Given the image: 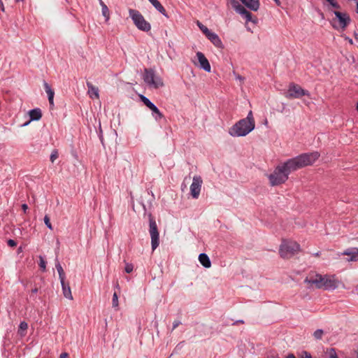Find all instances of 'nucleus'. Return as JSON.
<instances>
[{
  "instance_id": "obj_1",
  "label": "nucleus",
  "mask_w": 358,
  "mask_h": 358,
  "mask_svg": "<svg viewBox=\"0 0 358 358\" xmlns=\"http://www.w3.org/2000/svg\"><path fill=\"white\" fill-rule=\"evenodd\" d=\"M320 156V155L318 152L303 153L287 159L282 164L289 175L293 171L312 165Z\"/></svg>"
},
{
  "instance_id": "obj_2",
  "label": "nucleus",
  "mask_w": 358,
  "mask_h": 358,
  "mask_svg": "<svg viewBox=\"0 0 358 358\" xmlns=\"http://www.w3.org/2000/svg\"><path fill=\"white\" fill-rule=\"evenodd\" d=\"M255 127V124L240 120L230 128L229 134L233 137L245 136L254 130Z\"/></svg>"
},
{
  "instance_id": "obj_3",
  "label": "nucleus",
  "mask_w": 358,
  "mask_h": 358,
  "mask_svg": "<svg viewBox=\"0 0 358 358\" xmlns=\"http://www.w3.org/2000/svg\"><path fill=\"white\" fill-rule=\"evenodd\" d=\"M289 178V174L282 164L277 166L273 172L268 176L271 186H278L285 183Z\"/></svg>"
},
{
  "instance_id": "obj_4",
  "label": "nucleus",
  "mask_w": 358,
  "mask_h": 358,
  "mask_svg": "<svg viewBox=\"0 0 358 358\" xmlns=\"http://www.w3.org/2000/svg\"><path fill=\"white\" fill-rule=\"evenodd\" d=\"M129 15L136 28L142 31L148 32L151 29V24L145 20L143 15L136 9H129Z\"/></svg>"
},
{
  "instance_id": "obj_5",
  "label": "nucleus",
  "mask_w": 358,
  "mask_h": 358,
  "mask_svg": "<svg viewBox=\"0 0 358 358\" xmlns=\"http://www.w3.org/2000/svg\"><path fill=\"white\" fill-rule=\"evenodd\" d=\"M300 250V245L295 241H283L280 245L279 252L283 259H289Z\"/></svg>"
},
{
  "instance_id": "obj_6",
  "label": "nucleus",
  "mask_w": 358,
  "mask_h": 358,
  "mask_svg": "<svg viewBox=\"0 0 358 358\" xmlns=\"http://www.w3.org/2000/svg\"><path fill=\"white\" fill-rule=\"evenodd\" d=\"M149 220V234L151 238V247L152 251L155 250L159 245V233L155 217L151 213H148Z\"/></svg>"
},
{
  "instance_id": "obj_7",
  "label": "nucleus",
  "mask_w": 358,
  "mask_h": 358,
  "mask_svg": "<svg viewBox=\"0 0 358 358\" xmlns=\"http://www.w3.org/2000/svg\"><path fill=\"white\" fill-rule=\"evenodd\" d=\"M144 82L150 87L157 89L164 85L162 79L156 76L155 72L152 69H145L143 76Z\"/></svg>"
},
{
  "instance_id": "obj_8",
  "label": "nucleus",
  "mask_w": 358,
  "mask_h": 358,
  "mask_svg": "<svg viewBox=\"0 0 358 358\" xmlns=\"http://www.w3.org/2000/svg\"><path fill=\"white\" fill-rule=\"evenodd\" d=\"M227 3L231 5L234 10L246 20V22H252L254 24L258 22V19L249 12L244 6L241 5L236 0H227Z\"/></svg>"
},
{
  "instance_id": "obj_9",
  "label": "nucleus",
  "mask_w": 358,
  "mask_h": 358,
  "mask_svg": "<svg viewBox=\"0 0 358 358\" xmlns=\"http://www.w3.org/2000/svg\"><path fill=\"white\" fill-rule=\"evenodd\" d=\"M334 14L335 15L338 22H336L335 20H333L331 23L335 29L338 30L339 29H341L343 30L351 22L350 16L345 13L335 10L334 11Z\"/></svg>"
},
{
  "instance_id": "obj_10",
  "label": "nucleus",
  "mask_w": 358,
  "mask_h": 358,
  "mask_svg": "<svg viewBox=\"0 0 358 358\" xmlns=\"http://www.w3.org/2000/svg\"><path fill=\"white\" fill-rule=\"evenodd\" d=\"M303 96H310V92L303 89L299 85L292 83L289 84L285 96L287 99H300Z\"/></svg>"
},
{
  "instance_id": "obj_11",
  "label": "nucleus",
  "mask_w": 358,
  "mask_h": 358,
  "mask_svg": "<svg viewBox=\"0 0 358 358\" xmlns=\"http://www.w3.org/2000/svg\"><path fill=\"white\" fill-rule=\"evenodd\" d=\"M203 183L202 178L200 176H194L192 182L190 185V194L194 199H198L200 194L201 185Z\"/></svg>"
},
{
  "instance_id": "obj_12",
  "label": "nucleus",
  "mask_w": 358,
  "mask_h": 358,
  "mask_svg": "<svg viewBox=\"0 0 358 358\" xmlns=\"http://www.w3.org/2000/svg\"><path fill=\"white\" fill-rule=\"evenodd\" d=\"M338 287V281L334 278V276L329 277L328 275L323 276L322 282V289L325 290H334Z\"/></svg>"
},
{
  "instance_id": "obj_13",
  "label": "nucleus",
  "mask_w": 358,
  "mask_h": 358,
  "mask_svg": "<svg viewBox=\"0 0 358 358\" xmlns=\"http://www.w3.org/2000/svg\"><path fill=\"white\" fill-rule=\"evenodd\" d=\"M323 275L316 273L314 277L308 276L304 279V283L314 285L316 288L322 289Z\"/></svg>"
},
{
  "instance_id": "obj_14",
  "label": "nucleus",
  "mask_w": 358,
  "mask_h": 358,
  "mask_svg": "<svg viewBox=\"0 0 358 358\" xmlns=\"http://www.w3.org/2000/svg\"><path fill=\"white\" fill-rule=\"evenodd\" d=\"M196 55L199 62V67L206 72H210V64L205 55L201 52H197Z\"/></svg>"
},
{
  "instance_id": "obj_15",
  "label": "nucleus",
  "mask_w": 358,
  "mask_h": 358,
  "mask_svg": "<svg viewBox=\"0 0 358 358\" xmlns=\"http://www.w3.org/2000/svg\"><path fill=\"white\" fill-rule=\"evenodd\" d=\"M206 36L216 48L222 50L224 48L223 43L216 33L210 31Z\"/></svg>"
},
{
  "instance_id": "obj_16",
  "label": "nucleus",
  "mask_w": 358,
  "mask_h": 358,
  "mask_svg": "<svg viewBox=\"0 0 358 358\" xmlns=\"http://www.w3.org/2000/svg\"><path fill=\"white\" fill-rule=\"evenodd\" d=\"M342 255L350 256L348 261L357 262L358 261V248H350L346 249Z\"/></svg>"
},
{
  "instance_id": "obj_17",
  "label": "nucleus",
  "mask_w": 358,
  "mask_h": 358,
  "mask_svg": "<svg viewBox=\"0 0 358 358\" xmlns=\"http://www.w3.org/2000/svg\"><path fill=\"white\" fill-rule=\"evenodd\" d=\"M248 9L257 11L259 8V0H240Z\"/></svg>"
},
{
  "instance_id": "obj_18",
  "label": "nucleus",
  "mask_w": 358,
  "mask_h": 358,
  "mask_svg": "<svg viewBox=\"0 0 358 358\" xmlns=\"http://www.w3.org/2000/svg\"><path fill=\"white\" fill-rule=\"evenodd\" d=\"M60 282H61L62 292H63L64 297L68 299L72 300L73 296H72L71 287H70L69 283H66L65 282V280L60 281Z\"/></svg>"
},
{
  "instance_id": "obj_19",
  "label": "nucleus",
  "mask_w": 358,
  "mask_h": 358,
  "mask_svg": "<svg viewBox=\"0 0 358 358\" xmlns=\"http://www.w3.org/2000/svg\"><path fill=\"white\" fill-rule=\"evenodd\" d=\"M86 85L88 89V94L90 96L92 99H98L99 97L98 87L94 86L90 82H87Z\"/></svg>"
},
{
  "instance_id": "obj_20",
  "label": "nucleus",
  "mask_w": 358,
  "mask_h": 358,
  "mask_svg": "<svg viewBox=\"0 0 358 358\" xmlns=\"http://www.w3.org/2000/svg\"><path fill=\"white\" fill-rule=\"evenodd\" d=\"M30 121H38L42 117L41 110L38 108L31 109L29 112Z\"/></svg>"
},
{
  "instance_id": "obj_21",
  "label": "nucleus",
  "mask_w": 358,
  "mask_h": 358,
  "mask_svg": "<svg viewBox=\"0 0 358 358\" xmlns=\"http://www.w3.org/2000/svg\"><path fill=\"white\" fill-rule=\"evenodd\" d=\"M150 3L155 8V9L159 11L164 16L169 17L166 13V11L164 6L161 4V3L158 0H148Z\"/></svg>"
},
{
  "instance_id": "obj_22",
  "label": "nucleus",
  "mask_w": 358,
  "mask_h": 358,
  "mask_svg": "<svg viewBox=\"0 0 358 358\" xmlns=\"http://www.w3.org/2000/svg\"><path fill=\"white\" fill-rule=\"evenodd\" d=\"M199 260L203 267L208 268L211 266L210 259L206 253H201L199 255Z\"/></svg>"
},
{
  "instance_id": "obj_23",
  "label": "nucleus",
  "mask_w": 358,
  "mask_h": 358,
  "mask_svg": "<svg viewBox=\"0 0 358 358\" xmlns=\"http://www.w3.org/2000/svg\"><path fill=\"white\" fill-rule=\"evenodd\" d=\"M149 109L152 111V115L156 121H159L164 117L162 113L155 104H153Z\"/></svg>"
},
{
  "instance_id": "obj_24",
  "label": "nucleus",
  "mask_w": 358,
  "mask_h": 358,
  "mask_svg": "<svg viewBox=\"0 0 358 358\" xmlns=\"http://www.w3.org/2000/svg\"><path fill=\"white\" fill-rule=\"evenodd\" d=\"M55 267L59 274V279L60 281H62L65 280L66 275L64 271V269L60 264V262L58 261L57 259H56L55 262Z\"/></svg>"
},
{
  "instance_id": "obj_25",
  "label": "nucleus",
  "mask_w": 358,
  "mask_h": 358,
  "mask_svg": "<svg viewBox=\"0 0 358 358\" xmlns=\"http://www.w3.org/2000/svg\"><path fill=\"white\" fill-rule=\"evenodd\" d=\"M43 86H44V89L48 94V101H53L54 95H55L54 90L51 88L50 85L48 83H46L45 81L43 82Z\"/></svg>"
},
{
  "instance_id": "obj_26",
  "label": "nucleus",
  "mask_w": 358,
  "mask_h": 358,
  "mask_svg": "<svg viewBox=\"0 0 358 358\" xmlns=\"http://www.w3.org/2000/svg\"><path fill=\"white\" fill-rule=\"evenodd\" d=\"M28 328V324L25 321L20 322L19 324L18 334L21 336H25V331Z\"/></svg>"
},
{
  "instance_id": "obj_27",
  "label": "nucleus",
  "mask_w": 358,
  "mask_h": 358,
  "mask_svg": "<svg viewBox=\"0 0 358 358\" xmlns=\"http://www.w3.org/2000/svg\"><path fill=\"white\" fill-rule=\"evenodd\" d=\"M140 99L148 108H151L154 104L148 97L145 96L144 95L141 94Z\"/></svg>"
},
{
  "instance_id": "obj_28",
  "label": "nucleus",
  "mask_w": 358,
  "mask_h": 358,
  "mask_svg": "<svg viewBox=\"0 0 358 358\" xmlns=\"http://www.w3.org/2000/svg\"><path fill=\"white\" fill-rule=\"evenodd\" d=\"M286 358H296V357L294 356V354L290 353L286 357ZM301 358H313V357L310 352L304 350V351H302V352H301Z\"/></svg>"
},
{
  "instance_id": "obj_29",
  "label": "nucleus",
  "mask_w": 358,
  "mask_h": 358,
  "mask_svg": "<svg viewBox=\"0 0 358 358\" xmlns=\"http://www.w3.org/2000/svg\"><path fill=\"white\" fill-rule=\"evenodd\" d=\"M196 24L205 36L210 33V30H209L208 28L203 25L201 22L197 21Z\"/></svg>"
},
{
  "instance_id": "obj_30",
  "label": "nucleus",
  "mask_w": 358,
  "mask_h": 358,
  "mask_svg": "<svg viewBox=\"0 0 358 358\" xmlns=\"http://www.w3.org/2000/svg\"><path fill=\"white\" fill-rule=\"evenodd\" d=\"M242 120H245V122H249V123H252L253 124H255V120H254V118H253V116H252V111L250 110L247 117L245 118H243V119H241Z\"/></svg>"
},
{
  "instance_id": "obj_31",
  "label": "nucleus",
  "mask_w": 358,
  "mask_h": 358,
  "mask_svg": "<svg viewBox=\"0 0 358 358\" xmlns=\"http://www.w3.org/2000/svg\"><path fill=\"white\" fill-rule=\"evenodd\" d=\"M323 333H324V331L322 329H318L314 331L313 336L315 339L320 340L322 337Z\"/></svg>"
},
{
  "instance_id": "obj_32",
  "label": "nucleus",
  "mask_w": 358,
  "mask_h": 358,
  "mask_svg": "<svg viewBox=\"0 0 358 358\" xmlns=\"http://www.w3.org/2000/svg\"><path fill=\"white\" fill-rule=\"evenodd\" d=\"M101 12H102V15L106 17V20H109V10H108L107 6H103L101 8Z\"/></svg>"
},
{
  "instance_id": "obj_33",
  "label": "nucleus",
  "mask_w": 358,
  "mask_h": 358,
  "mask_svg": "<svg viewBox=\"0 0 358 358\" xmlns=\"http://www.w3.org/2000/svg\"><path fill=\"white\" fill-rule=\"evenodd\" d=\"M44 223L49 229L52 230V226L50 223V220L48 215H45L44 217Z\"/></svg>"
},
{
  "instance_id": "obj_34",
  "label": "nucleus",
  "mask_w": 358,
  "mask_h": 358,
  "mask_svg": "<svg viewBox=\"0 0 358 358\" xmlns=\"http://www.w3.org/2000/svg\"><path fill=\"white\" fill-rule=\"evenodd\" d=\"M112 303L113 308L118 306V296L116 292H115L113 295Z\"/></svg>"
},
{
  "instance_id": "obj_35",
  "label": "nucleus",
  "mask_w": 358,
  "mask_h": 358,
  "mask_svg": "<svg viewBox=\"0 0 358 358\" xmlns=\"http://www.w3.org/2000/svg\"><path fill=\"white\" fill-rule=\"evenodd\" d=\"M39 266H40V268H41V270L43 271H45V269H46V262L45 261L43 257H42L41 256H40Z\"/></svg>"
},
{
  "instance_id": "obj_36",
  "label": "nucleus",
  "mask_w": 358,
  "mask_h": 358,
  "mask_svg": "<svg viewBox=\"0 0 358 358\" xmlns=\"http://www.w3.org/2000/svg\"><path fill=\"white\" fill-rule=\"evenodd\" d=\"M134 266L132 264L130 263H126L124 266V271L127 273H130L133 271Z\"/></svg>"
},
{
  "instance_id": "obj_37",
  "label": "nucleus",
  "mask_w": 358,
  "mask_h": 358,
  "mask_svg": "<svg viewBox=\"0 0 358 358\" xmlns=\"http://www.w3.org/2000/svg\"><path fill=\"white\" fill-rule=\"evenodd\" d=\"M58 157V152L57 150H54L51 155H50V159L51 161V162H54L55 160Z\"/></svg>"
},
{
  "instance_id": "obj_38",
  "label": "nucleus",
  "mask_w": 358,
  "mask_h": 358,
  "mask_svg": "<svg viewBox=\"0 0 358 358\" xmlns=\"http://www.w3.org/2000/svg\"><path fill=\"white\" fill-rule=\"evenodd\" d=\"M329 358H338L334 348H330L329 351Z\"/></svg>"
},
{
  "instance_id": "obj_39",
  "label": "nucleus",
  "mask_w": 358,
  "mask_h": 358,
  "mask_svg": "<svg viewBox=\"0 0 358 358\" xmlns=\"http://www.w3.org/2000/svg\"><path fill=\"white\" fill-rule=\"evenodd\" d=\"M326 1L327 2H329L330 3V5H331L334 8H337V9L340 8V5L334 0H326Z\"/></svg>"
},
{
  "instance_id": "obj_40",
  "label": "nucleus",
  "mask_w": 358,
  "mask_h": 358,
  "mask_svg": "<svg viewBox=\"0 0 358 358\" xmlns=\"http://www.w3.org/2000/svg\"><path fill=\"white\" fill-rule=\"evenodd\" d=\"M7 244L10 247H15V246L17 245V242L15 240H13V239H9L7 241Z\"/></svg>"
},
{
  "instance_id": "obj_41",
  "label": "nucleus",
  "mask_w": 358,
  "mask_h": 358,
  "mask_svg": "<svg viewBox=\"0 0 358 358\" xmlns=\"http://www.w3.org/2000/svg\"><path fill=\"white\" fill-rule=\"evenodd\" d=\"M180 324H181V322L180 320H175L173 323L172 331H173L175 329H176Z\"/></svg>"
},
{
  "instance_id": "obj_42",
  "label": "nucleus",
  "mask_w": 358,
  "mask_h": 358,
  "mask_svg": "<svg viewBox=\"0 0 358 358\" xmlns=\"http://www.w3.org/2000/svg\"><path fill=\"white\" fill-rule=\"evenodd\" d=\"M235 78H236V80H238L239 81L244 80V78L239 74L235 75Z\"/></svg>"
},
{
  "instance_id": "obj_43",
  "label": "nucleus",
  "mask_w": 358,
  "mask_h": 358,
  "mask_svg": "<svg viewBox=\"0 0 358 358\" xmlns=\"http://www.w3.org/2000/svg\"><path fill=\"white\" fill-rule=\"evenodd\" d=\"M22 209L23 210L24 213H27V210L28 209V206L27 203H23L22 205Z\"/></svg>"
},
{
  "instance_id": "obj_44",
  "label": "nucleus",
  "mask_w": 358,
  "mask_h": 358,
  "mask_svg": "<svg viewBox=\"0 0 358 358\" xmlns=\"http://www.w3.org/2000/svg\"><path fill=\"white\" fill-rule=\"evenodd\" d=\"M68 357H69V354L67 352H62L59 356V358H68Z\"/></svg>"
},
{
  "instance_id": "obj_45",
  "label": "nucleus",
  "mask_w": 358,
  "mask_h": 358,
  "mask_svg": "<svg viewBox=\"0 0 358 358\" xmlns=\"http://www.w3.org/2000/svg\"><path fill=\"white\" fill-rule=\"evenodd\" d=\"M141 204L143 206V208L144 210V214L146 215L147 214V208H146L145 205L143 202H141Z\"/></svg>"
},
{
  "instance_id": "obj_46",
  "label": "nucleus",
  "mask_w": 358,
  "mask_h": 358,
  "mask_svg": "<svg viewBox=\"0 0 358 358\" xmlns=\"http://www.w3.org/2000/svg\"><path fill=\"white\" fill-rule=\"evenodd\" d=\"M99 138H100L101 142L103 143V136L101 134V131H100V133H99Z\"/></svg>"
},
{
  "instance_id": "obj_47",
  "label": "nucleus",
  "mask_w": 358,
  "mask_h": 358,
  "mask_svg": "<svg viewBox=\"0 0 358 358\" xmlns=\"http://www.w3.org/2000/svg\"><path fill=\"white\" fill-rule=\"evenodd\" d=\"M238 323H244V321L242 320H237V321L234 322L233 323V324H238Z\"/></svg>"
},
{
  "instance_id": "obj_48",
  "label": "nucleus",
  "mask_w": 358,
  "mask_h": 358,
  "mask_svg": "<svg viewBox=\"0 0 358 358\" xmlns=\"http://www.w3.org/2000/svg\"><path fill=\"white\" fill-rule=\"evenodd\" d=\"M354 37H355V39L358 41V33L357 32H356V31L354 32Z\"/></svg>"
},
{
  "instance_id": "obj_49",
  "label": "nucleus",
  "mask_w": 358,
  "mask_h": 358,
  "mask_svg": "<svg viewBox=\"0 0 358 358\" xmlns=\"http://www.w3.org/2000/svg\"><path fill=\"white\" fill-rule=\"evenodd\" d=\"M38 288H37V287H35V288H34V289H31V292H32L33 294H36V293H37V292H38Z\"/></svg>"
},
{
  "instance_id": "obj_50",
  "label": "nucleus",
  "mask_w": 358,
  "mask_h": 358,
  "mask_svg": "<svg viewBox=\"0 0 358 358\" xmlns=\"http://www.w3.org/2000/svg\"><path fill=\"white\" fill-rule=\"evenodd\" d=\"M99 3H100V5H101V8H102L103 6H106L102 0H99Z\"/></svg>"
},
{
  "instance_id": "obj_51",
  "label": "nucleus",
  "mask_w": 358,
  "mask_h": 358,
  "mask_svg": "<svg viewBox=\"0 0 358 358\" xmlns=\"http://www.w3.org/2000/svg\"><path fill=\"white\" fill-rule=\"evenodd\" d=\"M49 101L50 107L52 108L54 106V100L53 101Z\"/></svg>"
},
{
  "instance_id": "obj_52",
  "label": "nucleus",
  "mask_w": 358,
  "mask_h": 358,
  "mask_svg": "<svg viewBox=\"0 0 358 358\" xmlns=\"http://www.w3.org/2000/svg\"><path fill=\"white\" fill-rule=\"evenodd\" d=\"M277 5H280V0H273Z\"/></svg>"
},
{
  "instance_id": "obj_53",
  "label": "nucleus",
  "mask_w": 358,
  "mask_h": 358,
  "mask_svg": "<svg viewBox=\"0 0 358 358\" xmlns=\"http://www.w3.org/2000/svg\"><path fill=\"white\" fill-rule=\"evenodd\" d=\"M348 41L350 44H352V43H353L352 39H351V38H348Z\"/></svg>"
},
{
  "instance_id": "obj_54",
  "label": "nucleus",
  "mask_w": 358,
  "mask_h": 358,
  "mask_svg": "<svg viewBox=\"0 0 358 358\" xmlns=\"http://www.w3.org/2000/svg\"><path fill=\"white\" fill-rule=\"evenodd\" d=\"M314 255H315V256H319V255H320V252H317L315 253V254H314Z\"/></svg>"
},
{
  "instance_id": "obj_55",
  "label": "nucleus",
  "mask_w": 358,
  "mask_h": 358,
  "mask_svg": "<svg viewBox=\"0 0 358 358\" xmlns=\"http://www.w3.org/2000/svg\"><path fill=\"white\" fill-rule=\"evenodd\" d=\"M247 30H248V31H250V32H252V31H251L250 28H249V27H247Z\"/></svg>"
},
{
  "instance_id": "obj_56",
  "label": "nucleus",
  "mask_w": 358,
  "mask_h": 358,
  "mask_svg": "<svg viewBox=\"0 0 358 358\" xmlns=\"http://www.w3.org/2000/svg\"><path fill=\"white\" fill-rule=\"evenodd\" d=\"M356 110L358 111V102L357 103Z\"/></svg>"
},
{
  "instance_id": "obj_57",
  "label": "nucleus",
  "mask_w": 358,
  "mask_h": 358,
  "mask_svg": "<svg viewBox=\"0 0 358 358\" xmlns=\"http://www.w3.org/2000/svg\"><path fill=\"white\" fill-rule=\"evenodd\" d=\"M1 5H2V10H4V8H3V4H2V3H1Z\"/></svg>"
}]
</instances>
